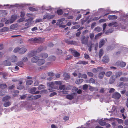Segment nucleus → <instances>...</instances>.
<instances>
[{"label":"nucleus","mask_w":128,"mask_h":128,"mask_svg":"<svg viewBox=\"0 0 128 128\" xmlns=\"http://www.w3.org/2000/svg\"><path fill=\"white\" fill-rule=\"evenodd\" d=\"M124 86V84L123 82H120L118 86L119 87H120L121 88H123V86Z\"/></svg>","instance_id":"46"},{"label":"nucleus","mask_w":128,"mask_h":128,"mask_svg":"<svg viewBox=\"0 0 128 128\" xmlns=\"http://www.w3.org/2000/svg\"><path fill=\"white\" fill-rule=\"evenodd\" d=\"M4 63L5 66H10L11 64V62L8 60H6L4 62Z\"/></svg>","instance_id":"26"},{"label":"nucleus","mask_w":128,"mask_h":128,"mask_svg":"<svg viewBox=\"0 0 128 128\" xmlns=\"http://www.w3.org/2000/svg\"><path fill=\"white\" fill-rule=\"evenodd\" d=\"M72 86H71L70 85H68V86H67L66 88V90H70L72 88Z\"/></svg>","instance_id":"48"},{"label":"nucleus","mask_w":128,"mask_h":128,"mask_svg":"<svg viewBox=\"0 0 128 128\" xmlns=\"http://www.w3.org/2000/svg\"><path fill=\"white\" fill-rule=\"evenodd\" d=\"M89 36L91 40H93V39L94 36V34L93 33H90L89 34Z\"/></svg>","instance_id":"42"},{"label":"nucleus","mask_w":128,"mask_h":128,"mask_svg":"<svg viewBox=\"0 0 128 128\" xmlns=\"http://www.w3.org/2000/svg\"><path fill=\"white\" fill-rule=\"evenodd\" d=\"M32 80H28L26 81V84L27 85H30L32 84Z\"/></svg>","instance_id":"37"},{"label":"nucleus","mask_w":128,"mask_h":128,"mask_svg":"<svg viewBox=\"0 0 128 128\" xmlns=\"http://www.w3.org/2000/svg\"><path fill=\"white\" fill-rule=\"evenodd\" d=\"M25 15L24 12H20V16L21 17H23Z\"/></svg>","instance_id":"64"},{"label":"nucleus","mask_w":128,"mask_h":128,"mask_svg":"<svg viewBox=\"0 0 128 128\" xmlns=\"http://www.w3.org/2000/svg\"><path fill=\"white\" fill-rule=\"evenodd\" d=\"M47 68V67L45 66H42L38 68V70L39 71H41L42 70H45Z\"/></svg>","instance_id":"39"},{"label":"nucleus","mask_w":128,"mask_h":128,"mask_svg":"<svg viewBox=\"0 0 128 128\" xmlns=\"http://www.w3.org/2000/svg\"><path fill=\"white\" fill-rule=\"evenodd\" d=\"M10 60L12 62H15L17 61V58L15 55H12L10 57Z\"/></svg>","instance_id":"14"},{"label":"nucleus","mask_w":128,"mask_h":128,"mask_svg":"<svg viewBox=\"0 0 128 128\" xmlns=\"http://www.w3.org/2000/svg\"><path fill=\"white\" fill-rule=\"evenodd\" d=\"M78 90V88L76 87H74L72 88V92H76Z\"/></svg>","instance_id":"44"},{"label":"nucleus","mask_w":128,"mask_h":128,"mask_svg":"<svg viewBox=\"0 0 128 128\" xmlns=\"http://www.w3.org/2000/svg\"><path fill=\"white\" fill-rule=\"evenodd\" d=\"M57 12L58 15H61L63 14V11L61 9H59L57 10Z\"/></svg>","instance_id":"32"},{"label":"nucleus","mask_w":128,"mask_h":128,"mask_svg":"<svg viewBox=\"0 0 128 128\" xmlns=\"http://www.w3.org/2000/svg\"><path fill=\"white\" fill-rule=\"evenodd\" d=\"M87 45L88 47H89V48H88V50H89L90 52H91L92 50V44L91 43L88 44Z\"/></svg>","instance_id":"43"},{"label":"nucleus","mask_w":128,"mask_h":128,"mask_svg":"<svg viewBox=\"0 0 128 128\" xmlns=\"http://www.w3.org/2000/svg\"><path fill=\"white\" fill-rule=\"evenodd\" d=\"M44 49V47L43 46H41L40 47H38V48L36 50V52H39L43 50Z\"/></svg>","instance_id":"35"},{"label":"nucleus","mask_w":128,"mask_h":128,"mask_svg":"<svg viewBox=\"0 0 128 128\" xmlns=\"http://www.w3.org/2000/svg\"><path fill=\"white\" fill-rule=\"evenodd\" d=\"M34 99L36 100V99H38V98H39L40 97H41V95L40 94L34 96Z\"/></svg>","instance_id":"52"},{"label":"nucleus","mask_w":128,"mask_h":128,"mask_svg":"<svg viewBox=\"0 0 128 128\" xmlns=\"http://www.w3.org/2000/svg\"><path fill=\"white\" fill-rule=\"evenodd\" d=\"M69 44L74 45V46H78V44L76 41L72 40H71V41L70 42V44Z\"/></svg>","instance_id":"28"},{"label":"nucleus","mask_w":128,"mask_h":128,"mask_svg":"<svg viewBox=\"0 0 128 128\" xmlns=\"http://www.w3.org/2000/svg\"><path fill=\"white\" fill-rule=\"evenodd\" d=\"M95 88L92 86H90L89 90L90 91L92 92H93L95 90Z\"/></svg>","instance_id":"59"},{"label":"nucleus","mask_w":128,"mask_h":128,"mask_svg":"<svg viewBox=\"0 0 128 128\" xmlns=\"http://www.w3.org/2000/svg\"><path fill=\"white\" fill-rule=\"evenodd\" d=\"M95 82L96 81L95 80L92 78H90L88 80V82L89 83H92V84H94L95 83Z\"/></svg>","instance_id":"36"},{"label":"nucleus","mask_w":128,"mask_h":128,"mask_svg":"<svg viewBox=\"0 0 128 128\" xmlns=\"http://www.w3.org/2000/svg\"><path fill=\"white\" fill-rule=\"evenodd\" d=\"M40 59L39 58L36 56L33 57L32 58L31 61L32 63H36Z\"/></svg>","instance_id":"12"},{"label":"nucleus","mask_w":128,"mask_h":128,"mask_svg":"<svg viewBox=\"0 0 128 128\" xmlns=\"http://www.w3.org/2000/svg\"><path fill=\"white\" fill-rule=\"evenodd\" d=\"M72 55H68L66 57V60H70L72 58Z\"/></svg>","instance_id":"47"},{"label":"nucleus","mask_w":128,"mask_h":128,"mask_svg":"<svg viewBox=\"0 0 128 128\" xmlns=\"http://www.w3.org/2000/svg\"><path fill=\"white\" fill-rule=\"evenodd\" d=\"M102 61L104 62L105 63L108 62L109 61L108 57L106 56L104 57L102 59Z\"/></svg>","instance_id":"20"},{"label":"nucleus","mask_w":128,"mask_h":128,"mask_svg":"<svg viewBox=\"0 0 128 128\" xmlns=\"http://www.w3.org/2000/svg\"><path fill=\"white\" fill-rule=\"evenodd\" d=\"M48 58L50 60L54 61L56 59V58L54 56H51L49 57Z\"/></svg>","instance_id":"40"},{"label":"nucleus","mask_w":128,"mask_h":128,"mask_svg":"<svg viewBox=\"0 0 128 128\" xmlns=\"http://www.w3.org/2000/svg\"><path fill=\"white\" fill-rule=\"evenodd\" d=\"M102 16H100V17H94L93 18V20L94 21L97 20H99L100 18L102 17Z\"/></svg>","instance_id":"61"},{"label":"nucleus","mask_w":128,"mask_h":128,"mask_svg":"<svg viewBox=\"0 0 128 128\" xmlns=\"http://www.w3.org/2000/svg\"><path fill=\"white\" fill-rule=\"evenodd\" d=\"M57 93L56 92H53L50 94L49 96L50 97H51L56 95Z\"/></svg>","instance_id":"54"},{"label":"nucleus","mask_w":128,"mask_h":128,"mask_svg":"<svg viewBox=\"0 0 128 128\" xmlns=\"http://www.w3.org/2000/svg\"><path fill=\"white\" fill-rule=\"evenodd\" d=\"M89 37L88 36L86 37L84 35L82 36L80 38V42L82 44L84 45H87L88 44V41Z\"/></svg>","instance_id":"1"},{"label":"nucleus","mask_w":128,"mask_h":128,"mask_svg":"<svg viewBox=\"0 0 128 128\" xmlns=\"http://www.w3.org/2000/svg\"><path fill=\"white\" fill-rule=\"evenodd\" d=\"M19 69V68L17 66H15V68H12V70L14 71H16L18 70Z\"/></svg>","instance_id":"58"},{"label":"nucleus","mask_w":128,"mask_h":128,"mask_svg":"<svg viewBox=\"0 0 128 128\" xmlns=\"http://www.w3.org/2000/svg\"><path fill=\"white\" fill-rule=\"evenodd\" d=\"M34 99V96H30L27 98V100H32Z\"/></svg>","instance_id":"41"},{"label":"nucleus","mask_w":128,"mask_h":128,"mask_svg":"<svg viewBox=\"0 0 128 128\" xmlns=\"http://www.w3.org/2000/svg\"><path fill=\"white\" fill-rule=\"evenodd\" d=\"M26 51V49L24 47H22L20 49L19 54H24Z\"/></svg>","instance_id":"13"},{"label":"nucleus","mask_w":128,"mask_h":128,"mask_svg":"<svg viewBox=\"0 0 128 128\" xmlns=\"http://www.w3.org/2000/svg\"><path fill=\"white\" fill-rule=\"evenodd\" d=\"M76 92H73L71 93L70 94H67L66 96V98L69 100H71L74 98V96H76Z\"/></svg>","instance_id":"4"},{"label":"nucleus","mask_w":128,"mask_h":128,"mask_svg":"<svg viewBox=\"0 0 128 128\" xmlns=\"http://www.w3.org/2000/svg\"><path fill=\"white\" fill-rule=\"evenodd\" d=\"M99 123L101 126H105L106 125V122H103L101 120H100L99 122Z\"/></svg>","instance_id":"34"},{"label":"nucleus","mask_w":128,"mask_h":128,"mask_svg":"<svg viewBox=\"0 0 128 128\" xmlns=\"http://www.w3.org/2000/svg\"><path fill=\"white\" fill-rule=\"evenodd\" d=\"M102 69L103 68L102 67H98L97 68H94L92 70V71L94 73H96L99 71H101L102 70Z\"/></svg>","instance_id":"9"},{"label":"nucleus","mask_w":128,"mask_h":128,"mask_svg":"<svg viewBox=\"0 0 128 128\" xmlns=\"http://www.w3.org/2000/svg\"><path fill=\"white\" fill-rule=\"evenodd\" d=\"M17 17V16L16 15H13L12 16L10 20H11V22H13L15 20Z\"/></svg>","instance_id":"18"},{"label":"nucleus","mask_w":128,"mask_h":128,"mask_svg":"<svg viewBox=\"0 0 128 128\" xmlns=\"http://www.w3.org/2000/svg\"><path fill=\"white\" fill-rule=\"evenodd\" d=\"M45 60L44 59H40L38 62L37 64L38 66H41L45 63Z\"/></svg>","instance_id":"10"},{"label":"nucleus","mask_w":128,"mask_h":128,"mask_svg":"<svg viewBox=\"0 0 128 128\" xmlns=\"http://www.w3.org/2000/svg\"><path fill=\"white\" fill-rule=\"evenodd\" d=\"M120 80L124 82H128V77H122L120 78Z\"/></svg>","instance_id":"19"},{"label":"nucleus","mask_w":128,"mask_h":128,"mask_svg":"<svg viewBox=\"0 0 128 128\" xmlns=\"http://www.w3.org/2000/svg\"><path fill=\"white\" fill-rule=\"evenodd\" d=\"M84 81L83 79L80 78L76 80V84H80L82 82Z\"/></svg>","instance_id":"30"},{"label":"nucleus","mask_w":128,"mask_h":128,"mask_svg":"<svg viewBox=\"0 0 128 128\" xmlns=\"http://www.w3.org/2000/svg\"><path fill=\"white\" fill-rule=\"evenodd\" d=\"M87 74L88 76L90 77H92L94 76L93 74L91 72H88Z\"/></svg>","instance_id":"55"},{"label":"nucleus","mask_w":128,"mask_h":128,"mask_svg":"<svg viewBox=\"0 0 128 128\" xmlns=\"http://www.w3.org/2000/svg\"><path fill=\"white\" fill-rule=\"evenodd\" d=\"M105 40L104 39H102L100 41L99 44V47L100 48H102L105 44Z\"/></svg>","instance_id":"11"},{"label":"nucleus","mask_w":128,"mask_h":128,"mask_svg":"<svg viewBox=\"0 0 128 128\" xmlns=\"http://www.w3.org/2000/svg\"><path fill=\"white\" fill-rule=\"evenodd\" d=\"M57 54H60L62 53V51L58 49L57 51Z\"/></svg>","instance_id":"62"},{"label":"nucleus","mask_w":128,"mask_h":128,"mask_svg":"<svg viewBox=\"0 0 128 128\" xmlns=\"http://www.w3.org/2000/svg\"><path fill=\"white\" fill-rule=\"evenodd\" d=\"M59 88L61 90H64L66 88L65 86L64 85L60 86Z\"/></svg>","instance_id":"56"},{"label":"nucleus","mask_w":128,"mask_h":128,"mask_svg":"<svg viewBox=\"0 0 128 128\" xmlns=\"http://www.w3.org/2000/svg\"><path fill=\"white\" fill-rule=\"evenodd\" d=\"M118 17L116 15H109L108 16V18L109 20H116L117 18Z\"/></svg>","instance_id":"15"},{"label":"nucleus","mask_w":128,"mask_h":128,"mask_svg":"<svg viewBox=\"0 0 128 128\" xmlns=\"http://www.w3.org/2000/svg\"><path fill=\"white\" fill-rule=\"evenodd\" d=\"M40 56L44 58H46L48 57V54L46 53H43L40 54Z\"/></svg>","instance_id":"24"},{"label":"nucleus","mask_w":128,"mask_h":128,"mask_svg":"<svg viewBox=\"0 0 128 128\" xmlns=\"http://www.w3.org/2000/svg\"><path fill=\"white\" fill-rule=\"evenodd\" d=\"M29 10L30 11L34 12L36 11V9L33 7H30L28 8Z\"/></svg>","instance_id":"60"},{"label":"nucleus","mask_w":128,"mask_h":128,"mask_svg":"<svg viewBox=\"0 0 128 128\" xmlns=\"http://www.w3.org/2000/svg\"><path fill=\"white\" fill-rule=\"evenodd\" d=\"M114 81V80L112 78H110V79L109 82V84H112L113 83Z\"/></svg>","instance_id":"51"},{"label":"nucleus","mask_w":128,"mask_h":128,"mask_svg":"<svg viewBox=\"0 0 128 128\" xmlns=\"http://www.w3.org/2000/svg\"><path fill=\"white\" fill-rule=\"evenodd\" d=\"M103 50L102 49H101L99 50V56L100 58L103 56Z\"/></svg>","instance_id":"33"},{"label":"nucleus","mask_w":128,"mask_h":128,"mask_svg":"<svg viewBox=\"0 0 128 128\" xmlns=\"http://www.w3.org/2000/svg\"><path fill=\"white\" fill-rule=\"evenodd\" d=\"M7 87V86L6 84H0V88L2 89H5Z\"/></svg>","instance_id":"29"},{"label":"nucleus","mask_w":128,"mask_h":128,"mask_svg":"<svg viewBox=\"0 0 128 128\" xmlns=\"http://www.w3.org/2000/svg\"><path fill=\"white\" fill-rule=\"evenodd\" d=\"M47 85L49 87L48 90L50 92L52 91L55 89L54 86V83L53 82H47Z\"/></svg>","instance_id":"3"},{"label":"nucleus","mask_w":128,"mask_h":128,"mask_svg":"<svg viewBox=\"0 0 128 128\" xmlns=\"http://www.w3.org/2000/svg\"><path fill=\"white\" fill-rule=\"evenodd\" d=\"M36 90V87H34L30 89V93H32L34 94H39L40 91H36L35 92Z\"/></svg>","instance_id":"8"},{"label":"nucleus","mask_w":128,"mask_h":128,"mask_svg":"<svg viewBox=\"0 0 128 128\" xmlns=\"http://www.w3.org/2000/svg\"><path fill=\"white\" fill-rule=\"evenodd\" d=\"M33 19V18L32 17L30 18L26 19V22H28L25 24V26L27 27L28 26H29L30 25L32 24V21Z\"/></svg>","instance_id":"7"},{"label":"nucleus","mask_w":128,"mask_h":128,"mask_svg":"<svg viewBox=\"0 0 128 128\" xmlns=\"http://www.w3.org/2000/svg\"><path fill=\"white\" fill-rule=\"evenodd\" d=\"M36 51H35L34 50H32L30 52L29 54V56H35L36 54Z\"/></svg>","instance_id":"22"},{"label":"nucleus","mask_w":128,"mask_h":128,"mask_svg":"<svg viewBox=\"0 0 128 128\" xmlns=\"http://www.w3.org/2000/svg\"><path fill=\"white\" fill-rule=\"evenodd\" d=\"M10 98L11 97L9 96H6L3 98L2 100L3 102H6L7 101H9Z\"/></svg>","instance_id":"17"},{"label":"nucleus","mask_w":128,"mask_h":128,"mask_svg":"<svg viewBox=\"0 0 128 128\" xmlns=\"http://www.w3.org/2000/svg\"><path fill=\"white\" fill-rule=\"evenodd\" d=\"M88 86L87 85L85 84L83 86V89L84 90H86L88 88Z\"/></svg>","instance_id":"63"},{"label":"nucleus","mask_w":128,"mask_h":128,"mask_svg":"<svg viewBox=\"0 0 128 128\" xmlns=\"http://www.w3.org/2000/svg\"><path fill=\"white\" fill-rule=\"evenodd\" d=\"M34 43L41 44L44 42V38H42L40 37H35Z\"/></svg>","instance_id":"5"},{"label":"nucleus","mask_w":128,"mask_h":128,"mask_svg":"<svg viewBox=\"0 0 128 128\" xmlns=\"http://www.w3.org/2000/svg\"><path fill=\"white\" fill-rule=\"evenodd\" d=\"M105 74V72H103L100 73L98 75V78L100 79H102L104 77V76Z\"/></svg>","instance_id":"23"},{"label":"nucleus","mask_w":128,"mask_h":128,"mask_svg":"<svg viewBox=\"0 0 128 128\" xmlns=\"http://www.w3.org/2000/svg\"><path fill=\"white\" fill-rule=\"evenodd\" d=\"M119 64H120L119 66H120V67H124L126 66V64L125 62H120Z\"/></svg>","instance_id":"31"},{"label":"nucleus","mask_w":128,"mask_h":128,"mask_svg":"<svg viewBox=\"0 0 128 128\" xmlns=\"http://www.w3.org/2000/svg\"><path fill=\"white\" fill-rule=\"evenodd\" d=\"M64 41L66 44H70V43L71 41V40H69L68 39H65L64 40Z\"/></svg>","instance_id":"53"},{"label":"nucleus","mask_w":128,"mask_h":128,"mask_svg":"<svg viewBox=\"0 0 128 128\" xmlns=\"http://www.w3.org/2000/svg\"><path fill=\"white\" fill-rule=\"evenodd\" d=\"M11 104V102L9 101L7 102H5L4 103V106L5 107H7L9 106Z\"/></svg>","instance_id":"27"},{"label":"nucleus","mask_w":128,"mask_h":128,"mask_svg":"<svg viewBox=\"0 0 128 128\" xmlns=\"http://www.w3.org/2000/svg\"><path fill=\"white\" fill-rule=\"evenodd\" d=\"M69 51L72 52L74 57H78L80 56V54L74 50V48H70L69 49Z\"/></svg>","instance_id":"2"},{"label":"nucleus","mask_w":128,"mask_h":128,"mask_svg":"<svg viewBox=\"0 0 128 128\" xmlns=\"http://www.w3.org/2000/svg\"><path fill=\"white\" fill-rule=\"evenodd\" d=\"M49 14H47L46 15L44 16L43 19L44 20L46 19H47L48 20H49Z\"/></svg>","instance_id":"45"},{"label":"nucleus","mask_w":128,"mask_h":128,"mask_svg":"<svg viewBox=\"0 0 128 128\" xmlns=\"http://www.w3.org/2000/svg\"><path fill=\"white\" fill-rule=\"evenodd\" d=\"M20 48L19 47H17L14 49L13 50L14 52L16 53L19 52V49Z\"/></svg>","instance_id":"49"},{"label":"nucleus","mask_w":128,"mask_h":128,"mask_svg":"<svg viewBox=\"0 0 128 128\" xmlns=\"http://www.w3.org/2000/svg\"><path fill=\"white\" fill-rule=\"evenodd\" d=\"M16 65L20 67L23 68L24 67V64L22 61H20L17 63Z\"/></svg>","instance_id":"21"},{"label":"nucleus","mask_w":128,"mask_h":128,"mask_svg":"<svg viewBox=\"0 0 128 128\" xmlns=\"http://www.w3.org/2000/svg\"><path fill=\"white\" fill-rule=\"evenodd\" d=\"M9 30V28L8 27H4L0 30V31L1 32H7Z\"/></svg>","instance_id":"25"},{"label":"nucleus","mask_w":128,"mask_h":128,"mask_svg":"<svg viewBox=\"0 0 128 128\" xmlns=\"http://www.w3.org/2000/svg\"><path fill=\"white\" fill-rule=\"evenodd\" d=\"M44 86L42 84H40L38 87V90H41L43 89L44 88Z\"/></svg>","instance_id":"57"},{"label":"nucleus","mask_w":128,"mask_h":128,"mask_svg":"<svg viewBox=\"0 0 128 128\" xmlns=\"http://www.w3.org/2000/svg\"><path fill=\"white\" fill-rule=\"evenodd\" d=\"M112 72H111L109 71L107 72L105 74L106 76L107 77H110L112 75Z\"/></svg>","instance_id":"38"},{"label":"nucleus","mask_w":128,"mask_h":128,"mask_svg":"<svg viewBox=\"0 0 128 128\" xmlns=\"http://www.w3.org/2000/svg\"><path fill=\"white\" fill-rule=\"evenodd\" d=\"M121 96L120 94L118 92H115L112 95V98L116 100L120 99Z\"/></svg>","instance_id":"6"},{"label":"nucleus","mask_w":128,"mask_h":128,"mask_svg":"<svg viewBox=\"0 0 128 128\" xmlns=\"http://www.w3.org/2000/svg\"><path fill=\"white\" fill-rule=\"evenodd\" d=\"M94 30L95 31L99 32L101 31V29L100 27H97L95 28L94 29Z\"/></svg>","instance_id":"50"},{"label":"nucleus","mask_w":128,"mask_h":128,"mask_svg":"<svg viewBox=\"0 0 128 128\" xmlns=\"http://www.w3.org/2000/svg\"><path fill=\"white\" fill-rule=\"evenodd\" d=\"M122 72L119 71L116 72L114 75V76L116 78H119L122 76Z\"/></svg>","instance_id":"16"}]
</instances>
